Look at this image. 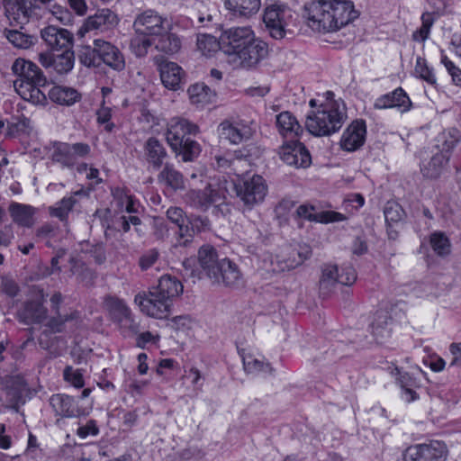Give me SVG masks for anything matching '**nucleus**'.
Returning <instances> with one entry per match:
<instances>
[{
  "label": "nucleus",
  "instance_id": "nucleus-43",
  "mask_svg": "<svg viewBox=\"0 0 461 461\" xmlns=\"http://www.w3.org/2000/svg\"><path fill=\"white\" fill-rule=\"evenodd\" d=\"M4 34L6 39L14 47L19 49H29L33 44V37L23 33L18 30H7L4 31Z\"/></svg>",
  "mask_w": 461,
  "mask_h": 461
},
{
  "label": "nucleus",
  "instance_id": "nucleus-45",
  "mask_svg": "<svg viewBox=\"0 0 461 461\" xmlns=\"http://www.w3.org/2000/svg\"><path fill=\"white\" fill-rule=\"evenodd\" d=\"M56 315L51 317L47 326L54 333H59L64 330V326L67 321H70L78 318V312L73 311L68 314L55 313Z\"/></svg>",
  "mask_w": 461,
  "mask_h": 461
},
{
  "label": "nucleus",
  "instance_id": "nucleus-8",
  "mask_svg": "<svg viewBox=\"0 0 461 461\" xmlns=\"http://www.w3.org/2000/svg\"><path fill=\"white\" fill-rule=\"evenodd\" d=\"M447 457V446L440 441L410 446L403 453L405 461H446Z\"/></svg>",
  "mask_w": 461,
  "mask_h": 461
},
{
  "label": "nucleus",
  "instance_id": "nucleus-40",
  "mask_svg": "<svg viewBox=\"0 0 461 461\" xmlns=\"http://www.w3.org/2000/svg\"><path fill=\"white\" fill-rule=\"evenodd\" d=\"M189 98L194 104L204 105L211 102L212 91L204 84H194L188 88Z\"/></svg>",
  "mask_w": 461,
  "mask_h": 461
},
{
  "label": "nucleus",
  "instance_id": "nucleus-13",
  "mask_svg": "<svg viewBox=\"0 0 461 461\" xmlns=\"http://www.w3.org/2000/svg\"><path fill=\"white\" fill-rule=\"evenodd\" d=\"M44 302L42 293L36 298L26 301L17 312L19 321L30 325L45 321L48 317V309L44 306Z\"/></svg>",
  "mask_w": 461,
  "mask_h": 461
},
{
  "label": "nucleus",
  "instance_id": "nucleus-49",
  "mask_svg": "<svg viewBox=\"0 0 461 461\" xmlns=\"http://www.w3.org/2000/svg\"><path fill=\"white\" fill-rule=\"evenodd\" d=\"M415 73L420 78L423 79L429 85H436V77L430 68L428 67L427 61L421 57H418L416 59Z\"/></svg>",
  "mask_w": 461,
  "mask_h": 461
},
{
  "label": "nucleus",
  "instance_id": "nucleus-54",
  "mask_svg": "<svg viewBox=\"0 0 461 461\" xmlns=\"http://www.w3.org/2000/svg\"><path fill=\"white\" fill-rule=\"evenodd\" d=\"M64 379L76 388H82L85 384L83 374L80 370H74L72 366H66L63 372Z\"/></svg>",
  "mask_w": 461,
  "mask_h": 461
},
{
  "label": "nucleus",
  "instance_id": "nucleus-27",
  "mask_svg": "<svg viewBox=\"0 0 461 461\" xmlns=\"http://www.w3.org/2000/svg\"><path fill=\"white\" fill-rule=\"evenodd\" d=\"M218 192L208 185L203 190H191L187 194L189 203L192 206L205 212L209 207L218 201Z\"/></svg>",
  "mask_w": 461,
  "mask_h": 461
},
{
  "label": "nucleus",
  "instance_id": "nucleus-55",
  "mask_svg": "<svg viewBox=\"0 0 461 461\" xmlns=\"http://www.w3.org/2000/svg\"><path fill=\"white\" fill-rule=\"evenodd\" d=\"M30 120L24 116L18 118L17 122H10L7 126V134L14 136L18 133H26L30 128Z\"/></svg>",
  "mask_w": 461,
  "mask_h": 461
},
{
  "label": "nucleus",
  "instance_id": "nucleus-42",
  "mask_svg": "<svg viewBox=\"0 0 461 461\" xmlns=\"http://www.w3.org/2000/svg\"><path fill=\"white\" fill-rule=\"evenodd\" d=\"M156 43V49L159 51L174 54L181 48L180 39L174 33H161Z\"/></svg>",
  "mask_w": 461,
  "mask_h": 461
},
{
  "label": "nucleus",
  "instance_id": "nucleus-52",
  "mask_svg": "<svg viewBox=\"0 0 461 461\" xmlns=\"http://www.w3.org/2000/svg\"><path fill=\"white\" fill-rule=\"evenodd\" d=\"M186 221L192 225V230L195 234L210 230L211 221L205 216L190 215L186 217Z\"/></svg>",
  "mask_w": 461,
  "mask_h": 461
},
{
  "label": "nucleus",
  "instance_id": "nucleus-25",
  "mask_svg": "<svg viewBox=\"0 0 461 461\" xmlns=\"http://www.w3.org/2000/svg\"><path fill=\"white\" fill-rule=\"evenodd\" d=\"M50 404L56 415L67 418L80 415V410L75 402V400L67 394H53L50 398Z\"/></svg>",
  "mask_w": 461,
  "mask_h": 461
},
{
  "label": "nucleus",
  "instance_id": "nucleus-20",
  "mask_svg": "<svg viewBox=\"0 0 461 461\" xmlns=\"http://www.w3.org/2000/svg\"><path fill=\"white\" fill-rule=\"evenodd\" d=\"M183 289L182 283L176 276L164 275L159 278L158 285L152 287L151 291L173 303V301L183 293Z\"/></svg>",
  "mask_w": 461,
  "mask_h": 461
},
{
  "label": "nucleus",
  "instance_id": "nucleus-16",
  "mask_svg": "<svg viewBox=\"0 0 461 461\" xmlns=\"http://www.w3.org/2000/svg\"><path fill=\"white\" fill-rule=\"evenodd\" d=\"M97 46L100 65L104 63L117 72L124 70V56L116 46L101 39H97Z\"/></svg>",
  "mask_w": 461,
  "mask_h": 461
},
{
  "label": "nucleus",
  "instance_id": "nucleus-7",
  "mask_svg": "<svg viewBox=\"0 0 461 461\" xmlns=\"http://www.w3.org/2000/svg\"><path fill=\"white\" fill-rule=\"evenodd\" d=\"M294 16L293 11L285 5L273 4L267 6L263 14V23L268 34L275 40L285 37L287 27Z\"/></svg>",
  "mask_w": 461,
  "mask_h": 461
},
{
  "label": "nucleus",
  "instance_id": "nucleus-38",
  "mask_svg": "<svg viewBox=\"0 0 461 461\" xmlns=\"http://www.w3.org/2000/svg\"><path fill=\"white\" fill-rule=\"evenodd\" d=\"M75 55L69 48L65 49L61 54L54 55L53 69L59 74H67L74 67Z\"/></svg>",
  "mask_w": 461,
  "mask_h": 461
},
{
  "label": "nucleus",
  "instance_id": "nucleus-33",
  "mask_svg": "<svg viewBox=\"0 0 461 461\" xmlns=\"http://www.w3.org/2000/svg\"><path fill=\"white\" fill-rule=\"evenodd\" d=\"M10 213L14 222L23 227H31L33 224L34 208L14 203L10 205Z\"/></svg>",
  "mask_w": 461,
  "mask_h": 461
},
{
  "label": "nucleus",
  "instance_id": "nucleus-56",
  "mask_svg": "<svg viewBox=\"0 0 461 461\" xmlns=\"http://www.w3.org/2000/svg\"><path fill=\"white\" fill-rule=\"evenodd\" d=\"M315 207L308 204L300 205L295 212L297 218L305 219L310 221L319 222L320 212H314Z\"/></svg>",
  "mask_w": 461,
  "mask_h": 461
},
{
  "label": "nucleus",
  "instance_id": "nucleus-10",
  "mask_svg": "<svg viewBox=\"0 0 461 461\" xmlns=\"http://www.w3.org/2000/svg\"><path fill=\"white\" fill-rule=\"evenodd\" d=\"M157 295L150 289L148 294H138L134 298V302L145 314L158 319L167 318L170 313L172 303L167 301V299Z\"/></svg>",
  "mask_w": 461,
  "mask_h": 461
},
{
  "label": "nucleus",
  "instance_id": "nucleus-41",
  "mask_svg": "<svg viewBox=\"0 0 461 461\" xmlns=\"http://www.w3.org/2000/svg\"><path fill=\"white\" fill-rule=\"evenodd\" d=\"M459 131L456 128H451L443 131L438 137V148L439 149L438 152H442L447 155V153L453 149L456 143L459 141Z\"/></svg>",
  "mask_w": 461,
  "mask_h": 461
},
{
  "label": "nucleus",
  "instance_id": "nucleus-29",
  "mask_svg": "<svg viewBox=\"0 0 461 461\" xmlns=\"http://www.w3.org/2000/svg\"><path fill=\"white\" fill-rule=\"evenodd\" d=\"M448 155L442 152H437L429 158V160L422 161L420 165L421 174L424 177L429 179H436L439 177L448 161Z\"/></svg>",
  "mask_w": 461,
  "mask_h": 461
},
{
  "label": "nucleus",
  "instance_id": "nucleus-46",
  "mask_svg": "<svg viewBox=\"0 0 461 461\" xmlns=\"http://www.w3.org/2000/svg\"><path fill=\"white\" fill-rule=\"evenodd\" d=\"M244 369L248 373L264 372L273 374L274 369L268 362L253 358L252 357H243Z\"/></svg>",
  "mask_w": 461,
  "mask_h": 461
},
{
  "label": "nucleus",
  "instance_id": "nucleus-35",
  "mask_svg": "<svg viewBox=\"0 0 461 461\" xmlns=\"http://www.w3.org/2000/svg\"><path fill=\"white\" fill-rule=\"evenodd\" d=\"M51 159L54 162L61 164L63 167H71L76 165L70 144L64 142H56L53 145Z\"/></svg>",
  "mask_w": 461,
  "mask_h": 461
},
{
  "label": "nucleus",
  "instance_id": "nucleus-31",
  "mask_svg": "<svg viewBox=\"0 0 461 461\" xmlns=\"http://www.w3.org/2000/svg\"><path fill=\"white\" fill-rule=\"evenodd\" d=\"M5 14L9 19H14L18 23H23L28 21L30 9L26 5L25 0H3Z\"/></svg>",
  "mask_w": 461,
  "mask_h": 461
},
{
  "label": "nucleus",
  "instance_id": "nucleus-62",
  "mask_svg": "<svg viewBox=\"0 0 461 461\" xmlns=\"http://www.w3.org/2000/svg\"><path fill=\"white\" fill-rule=\"evenodd\" d=\"M70 149L77 162L78 158H85L90 153V146L86 143H75L70 144Z\"/></svg>",
  "mask_w": 461,
  "mask_h": 461
},
{
  "label": "nucleus",
  "instance_id": "nucleus-17",
  "mask_svg": "<svg viewBox=\"0 0 461 461\" xmlns=\"http://www.w3.org/2000/svg\"><path fill=\"white\" fill-rule=\"evenodd\" d=\"M143 158L149 166L158 170L166 164L164 160L167 158V152L159 140L149 137L143 144Z\"/></svg>",
  "mask_w": 461,
  "mask_h": 461
},
{
  "label": "nucleus",
  "instance_id": "nucleus-36",
  "mask_svg": "<svg viewBox=\"0 0 461 461\" xmlns=\"http://www.w3.org/2000/svg\"><path fill=\"white\" fill-rule=\"evenodd\" d=\"M93 43V47L89 45L81 46L77 53L79 62L87 68L100 67V57L97 50V39L95 40Z\"/></svg>",
  "mask_w": 461,
  "mask_h": 461
},
{
  "label": "nucleus",
  "instance_id": "nucleus-64",
  "mask_svg": "<svg viewBox=\"0 0 461 461\" xmlns=\"http://www.w3.org/2000/svg\"><path fill=\"white\" fill-rule=\"evenodd\" d=\"M319 222L328 223V222H336L342 221L346 219V217L339 212L327 211L320 212Z\"/></svg>",
  "mask_w": 461,
  "mask_h": 461
},
{
  "label": "nucleus",
  "instance_id": "nucleus-37",
  "mask_svg": "<svg viewBox=\"0 0 461 461\" xmlns=\"http://www.w3.org/2000/svg\"><path fill=\"white\" fill-rule=\"evenodd\" d=\"M77 200L73 196L64 197L55 206L49 208L50 216L59 218L65 225H68L69 212L73 209Z\"/></svg>",
  "mask_w": 461,
  "mask_h": 461
},
{
  "label": "nucleus",
  "instance_id": "nucleus-39",
  "mask_svg": "<svg viewBox=\"0 0 461 461\" xmlns=\"http://www.w3.org/2000/svg\"><path fill=\"white\" fill-rule=\"evenodd\" d=\"M320 279V290L322 294H328L332 285L339 283V268L336 265H324Z\"/></svg>",
  "mask_w": 461,
  "mask_h": 461
},
{
  "label": "nucleus",
  "instance_id": "nucleus-3",
  "mask_svg": "<svg viewBox=\"0 0 461 461\" xmlns=\"http://www.w3.org/2000/svg\"><path fill=\"white\" fill-rule=\"evenodd\" d=\"M12 71L18 78L14 82L17 94L25 101L34 104H45L46 94L42 90L48 79L41 68L31 60L16 59Z\"/></svg>",
  "mask_w": 461,
  "mask_h": 461
},
{
  "label": "nucleus",
  "instance_id": "nucleus-51",
  "mask_svg": "<svg viewBox=\"0 0 461 461\" xmlns=\"http://www.w3.org/2000/svg\"><path fill=\"white\" fill-rule=\"evenodd\" d=\"M421 22L422 25L418 31H416L413 33V39L415 41H424L429 37L430 28L434 23V18L432 14L424 13L421 15Z\"/></svg>",
  "mask_w": 461,
  "mask_h": 461
},
{
  "label": "nucleus",
  "instance_id": "nucleus-28",
  "mask_svg": "<svg viewBox=\"0 0 461 461\" xmlns=\"http://www.w3.org/2000/svg\"><path fill=\"white\" fill-rule=\"evenodd\" d=\"M219 131L221 138L230 140L233 144H239L249 140L251 136V130L248 126L233 124L229 122H221Z\"/></svg>",
  "mask_w": 461,
  "mask_h": 461
},
{
  "label": "nucleus",
  "instance_id": "nucleus-60",
  "mask_svg": "<svg viewBox=\"0 0 461 461\" xmlns=\"http://www.w3.org/2000/svg\"><path fill=\"white\" fill-rule=\"evenodd\" d=\"M167 217L171 222L177 226L186 221L184 211L180 207L168 208L167 211Z\"/></svg>",
  "mask_w": 461,
  "mask_h": 461
},
{
  "label": "nucleus",
  "instance_id": "nucleus-21",
  "mask_svg": "<svg viewBox=\"0 0 461 461\" xmlns=\"http://www.w3.org/2000/svg\"><path fill=\"white\" fill-rule=\"evenodd\" d=\"M198 262L205 276L209 279L217 276L221 259L218 258L216 249L211 245H203L198 250Z\"/></svg>",
  "mask_w": 461,
  "mask_h": 461
},
{
  "label": "nucleus",
  "instance_id": "nucleus-48",
  "mask_svg": "<svg viewBox=\"0 0 461 461\" xmlns=\"http://www.w3.org/2000/svg\"><path fill=\"white\" fill-rule=\"evenodd\" d=\"M107 304L113 318L117 322H119L121 319H123L131 312L124 302L118 298H109L107 300Z\"/></svg>",
  "mask_w": 461,
  "mask_h": 461
},
{
  "label": "nucleus",
  "instance_id": "nucleus-12",
  "mask_svg": "<svg viewBox=\"0 0 461 461\" xmlns=\"http://www.w3.org/2000/svg\"><path fill=\"white\" fill-rule=\"evenodd\" d=\"M165 22L158 12L149 9L136 16L133 28L140 35H159L166 31Z\"/></svg>",
  "mask_w": 461,
  "mask_h": 461
},
{
  "label": "nucleus",
  "instance_id": "nucleus-4",
  "mask_svg": "<svg viewBox=\"0 0 461 461\" xmlns=\"http://www.w3.org/2000/svg\"><path fill=\"white\" fill-rule=\"evenodd\" d=\"M199 131L197 125L185 119L172 120L168 124L166 139L172 151L184 162H191L198 158L201 145L194 140Z\"/></svg>",
  "mask_w": 461,
  "mask_h": 461
},
{
  "label": "nucleus",
  "instance_id": "nucleus-53",
  "mask_svg": "<svg viewBox=\"0 0 461 461\" xmlns=\"http://www.w3.org/2000/svg\"><path fill=\"white\" fill-rule=\"evenodd\" d=\"M159 258V252L157 249H152L143 253L139 259V266L142 271H146L153 267Z\"/></svg>",
  "mask_w": 461,
  "mask_h": 461
},
{
  "label": "nucleus",
  "instance_id": "nucleus-1",
  "mask_svg": "<svg viewBox=\"0 0 461 461\" xmlns=\"http://www.w3.org/2000/svg\"><path fill=\"white\" fill-rule=\"evenodd\" d=\"M308 25L318 32H337L358 16L349 0H318L305 5Z\"/></svg>",
  "mask_w": 461,
  "mask_h": 461
},
{
  "label": "nucleus",
  "instance_id": "nucleus-5",
  "mask_svg": "<svg viewBox=\"0 0 461 461\" xmlns=\"http://www.w3.org/2000/svg\"><path fill=\"white\" fill-rule=\"evenodd\" d=\"M345 119L344 104L321 103L307 115L305 127L314 136H329L342 127Z\"/></svg>",
  "mask_w": 461,
  "mask_h": 461
},
{
  "label": "nucleus",
  "instance_id": "nucleus-22",
  "mask_svg": "<svg viewBox=\"0 0 461 461\" xmlns=\"http://www.w3.org/2000/svg\"><path fill=\"white\" fill-rule=\"evenodd\" d=\"M117 23V15L113 11L110 9H102L86 19L84 23V28L86 32L92 30L104 32L115 27Z\"/></svg>",
  "mask_w": 461,
  "mask_h": 461
},
{
  "label": "nucleus",
  "instance_id": "nucleus-18",
  "mask_svg": "<svg viewBox=\"0 0 461 461\" xmlns=\"http://www.w3.org/2000/svg\"><path fill=\"white\" fill-rule=\"evenodd\" d=\"M42 40L56 50L70 48L73 42V34L67 29L56 26H47L41 31Z\"/></svg>",
  "mask_w": 461,
  "mask_h": 461
},
{
  "label": "nucleus",
  "instance_id": "nucleus-14",
  "mask_svg": "<svg viewBox=\"0 0 461 461\" xmlns=\"http://www.w3.org/2000/svg\"><path fill=\"white\" fill-rule=\"evenodd\" d=\"M216 276L212 277V283L221 284L229 288H239L244 283L242 273L238 265L227 258L221 259V264H220Z\"/></svg>",
  "mask_w": 461,
  "mask_h": 461
},
{
  "label": "nucleus",
  "instance_id": "nucleus-15",
  "mask_svg": "<svg viewBox=\"0 0 461 461\" xmlns=\"http://www.w3.org/2000/svg\"><path fill=\"white\" fill-rule=\"evenodd\" d=\"M366 126L363 120H356L352 122L344 131L340 146L342 149L347 151H355L361 148L366 140Z\"/></svg>",
  "mask_w": 461,
  "mask_h": 461
},
{
  "label": "nucleus",
  "instance_id": "nucleus-30",
  "mask_svg": "<svg viewBox=\"0 0 461 461\" xmlns=\"http://www.w3.org/2000/svg\"><path fill=\"white\" fill-rule=\"evenodd\" d=\"M49 98L59 104L70 106L78 102L81 95L72 87L54 86L48 92Z\"/></svg>",
  "mask_w": 461,
  "mask_h": 461
},
{
  "label": "nucleus",
  "instance_id": "nucleus-24",
  "mask_svg": "<svg viewBox=\"0 0 461 461\" xmlns=\"http://www.w3.org/2000/svg\"><path fill=\"white\" fill-rule=\"evenodd\" d=\"M276 126L279 133L289 140H296L303 132L296 118L287 111L276 115Z\"/></svg>",
  "mask_w": 461,
  "mask_h": 461
},
{
  "label": "nucleus",
  "instance_id": "nucleus-9",
  "mask_svg": "<svg viewBox=\"0 0 461 461\" xmlns=\"http://www.w3.org/2000/svg\"><path fill=\"white\" fill-rule=\"evenodd\" d=\"M153 60L166 88L176 91L183 87L185 84V74L178 64L167 60L163 56H156Z\"/></svg>",
  "mask_w": 461,
  "mask_h": 461
},
{
  "label": "nucleus",
  "instance_id": "nucleus-26",
  "mask_svg": "<svg viewBox=\"0 0 461 461\" xmlns=\"http://www.w3.org/2000/svg\"><path fill=\"white\" fill-rule=\"evenodd\" d=\"M225 7L233 16L249 19L258 14L261 0H226Z\"/></svg>",
  "mask_w": 461,
  "mask_h": 461
},
{
  "label": "nucleus",
  "instance_id": "nucleus-47",
  "mask_svg": "<svg viewBox=\"0 0 461 461\" xmlns=\"http://www.w3.org/2000/svg\"><path fill=\"white\" fill-rule=\"evenodd\" d=\"M430 245L438 256H445L450 252L449 240L441 232H435L430 236Z\"/></svg>",
  "mask_w": 461,
  "mask_h": 461
},
{
  "label": "nucleus",
  "instance_id": "nucleus-32",
  "mask_svg": "<svg viewBox=\"0 0 461 461\" xmlns=\"http://www.w3.org/2000/svg\"><path fill=\"white\" fill-rule=\"evenodd\" d=\"M159 182L166 184L174 190L185 187L184 176L173 165L166 163L158 176Z\"/></svg>",
  "mask_w": 461,
  "mask_h": 461
},
{
  "label": "nucleus",
  "instance_id": "nucleus-61",
  "mask_svg": "<svg viewBox=\"0 0 461 461\" xmlns=\"http://www.w3.org/2000/svg\"><path fill=\"white\" fill-rule=\"evenodd\" d=\"M98 432L99 429L96 425L95 420H89L86 425L81 426L77 429V435L82 438H85L90 435L95 436L98 434Z\"/></svg>",
  "mask_w": 461,
  "mask_h": 461
},
{
  "label": "nucleus",
  "instance_id": "nucleus-11",
  "mask_svg": "<svg viewBox=\"0 0 461 461\" xmlns=\"http://www.w3.org/2000/svg\"><path fill=\"white\" fill-rule=\"evenodd\" d=\"M280 158L289 166L307 167L312 163V157L306 147L297 139L287 140L279 149Z\"/></svg>",
  "mask_w": 461,
  "mask_h": 461
},
{
  "label": "nucleus",
  "instance_id": "nucleus-6",
  "mask_svg": "<svg viewBox=\"0 0 461 461\" xmlns=\"http://www.w3.org/2000/svg\"><path fill=\"white\" fill-rule=\"evenodd\" d=\"M234 190L244 205L251 208L263 202L267 187L259 175L243 176L234 182Z\"/></svg>",
  "mask_w": 461,
  "mask_h": 461
},
{
  "label": "nucleus",
  "instance_id": "nucleus-57",
  "mask_svg": "<svg viewBox=\"0 0 461 461\" xmlns=\"http://www.w3.org/2000/svg\"><path fill=\"white\" fill-rule=\"evenodd\" d=\"M441 63L451 76L453 83L456 86H461V69L449 60L446 55L441 56Z\"/></svg>",
  "mask_w": 461,
  "mask_h": 461
},
{
  "label": "nucleus",
  "instance_id": "nucleus-19",
  "mask_svg": "<svg viewBox=\"0 0 461 461\" xmlns=\"http://www.w3.org/2000/svg\"><path fill=\"white\" fill-rule=\"evenodd\" d=\"M411 102L402 87H398L391 93L378 97L374 104L375 109H388L397 107L402 112L410 110Z\"/></svg>",
  "mask_w": 461,
  "mask_h": 461
},
{
  "label": "nucleus",
  "instance_id": "nucleus-58",
  "mask_svg": "<svg viewBox=\"0 0 461 461\" xmlns=\"http://www.w3.org/2000/svg\"><path fill=\"white\" fill-rule=\"evenodd\" d=\"M97 122L104 125V130L107 132H112L114 128V123L111 122L112 111L108 107H101L96 112Z\"/></svg>",
  "mask_w": 461,
  "mask_h": 461
},
{
  "label": "nucleus",
  "instance_id": "nucleus-44",
  "mask_svg": "<svg viewBox=\"0 0 461 461\" xmlns=\"http://www.w3.org/2000/svg\"><path fill=\"white\" fill-rule=\"evenodd\" d=\"M386 224H395L399 226L403 220L405 212L402 206L395 202H388L384 210Z\"/></svg>",
  "mask_w": 461,
  "mask_h": 461
},
{
  "label": "nucleus",
  "instance_id": "nucleus-34",
  "mask_svg": "<svg viewBox=\"0 0 461 461\" xmlns=\"http://www.w3.org/2000/svg\"><path fill=\"white\" fill-rule=\"evenodd\" d=\"M196 46L202 55L210 58L220 50H222L221 35L218 40L210 34H199L197 35Z\"/></svg>",
  "mask_w": 461,
  "mask_h": 461
},
{
  "label": "nucleus",
  "instance_id": "nucleus-2",
  "mask_svg": "<svg viewBox=\"0 0 461 461\" xmlns=\"http://www.w3.org/2000/svg\"><path fill=\"white\" fill-rule=\"evenodd\" d=\"M222 51L243 68L258 65L268 53L267 44L255 37L250 27H233L221 32Z\"/></svg>",
  "mask_w": 461,
  "mask_h": 461
},
{
  "label": "nucleus",
  "instance_id": "nucleus-23",
  "mask_svg": "<svg viewBox=\"0 0 461 461\" xmlns=\"http://www.w3.org/2000/svg\"><path fill=\"white\" fill-rule=\"evenodd\" d=\"M392 318L385 310L375 312L370 324L371 332L376 343L382 344L391 335Z\"/></svg>",
  "mask_w": 461,
  "mask_h": 461
},
{
  "label": "nucleus",
  "instance_id": "nucleus-63",
  "mask_svg": "<svg viewBox=\"0 0 461 461\" xmlns=\"http://www.w3.org/2000/svg\"><path fill=\"white\" fill-rule=\"evenodd\" d=\"M118 324L122 329L127 330L132 334H136L139 331V324L134 321L131 312L123 319H121Z\"/></svg>",
  "mask_w": 461,
  "mask_h": 461
},
{
  "label": "nucleus",
  "instance_id": "nucleus-50",
  "mask_svg": "<svg viewBox=\"0 0 461 461\" xmlns=\"http://www.w3.org/2000/svg\"><path fill=\"white\" fill-rule=\"evenodd\" d=\"M178 239L175 247H188L194 242V231L192 230V225L188 221L183 222L178 225Z\"/></svg>",
  "mask_w": 461,
  "mask_h": 461
},
{
  "label": "nucleus",
  "instance_id": "nucleus-59",
  "mask_svg": "<svg viewBox=\"0 0 461 461\" xmlns=\"http://www.w3.org/2000/svg\"><path fill=\"white\" fill-rule=\"evenodd\" d=\"M357 280V273L351 266L342 267L339 271V283L343 285H350Z\"/></svg>",
  "mask_w": 461,
  "mask_h": 461
}]
</instances>
